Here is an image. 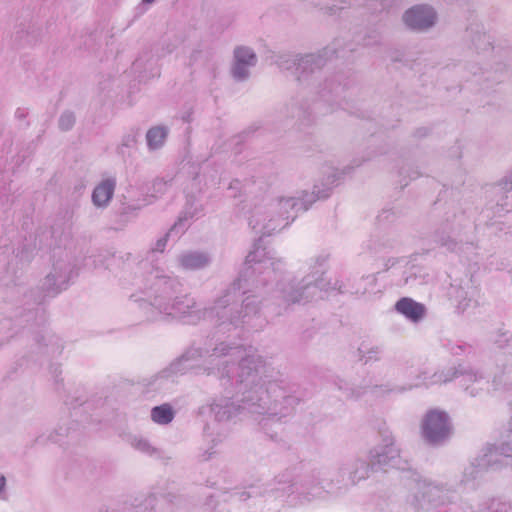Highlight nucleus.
<instances>
[{"label": "nucleus", "instance_id": "f257e3e1", "mask_svg": "<svg viewBox=\"0 0 512 512\" xmlns=\"http://www.w3.org/2000/svg\"><path fill=\"white\" fill-rule=\"evenodd\" d=\"M153 283L146 292L150 304L157 308L160 313L177 319H183L187 323H195L201 318L200 310L195 309L196 303L189 296H182L173 299L171 295L175 291L177 284L168 277L152 275Z\"/></svg>", "mask_w": 512, "mask_h": 512}, {"label": "nucleus", "instance_id": "c9c22d12", "mask_svg": "<svg viewBox=\"0 0 512 512\" xmlns=\"http://www.w3.org/2000/svg\"><path fill=\"white\" fill-rule=\"evenodd\" d=\"M229 373H230V370H227V371H226V376H227V377H230V374H229Z\"/></svg>", "mask_w": 512, "mask_h": 512}, {"label": "nucleus", "instance_id": "f3484780", "mask_svg": "<svg viewBox=\"0 0 512 512\" xmlns=\"http://www.w3.org/2000/svg\"><path fill=\"white\" fill-rule=\"evenodd\" d=\"M185 228H186L185 220L180 218L178 220V222H176L173 225V227L169 230V232L166 234V236L157 241L156 246L153 248V251L162 252L166 246L167 238L179 236L180 234H182L184 232Z\"/></svg>", "mask_w": 512, "mask_h": 512}, {"label": "nucleus", "instance_id": "9b49d317", "mask_svg": "<svg viewBox=\"0 0 512 512\" xmlns=\"http://www.w3.org/2000/svg\"><path fill=\"white\" fill-rule=\"evenodd\" d=\"M481 461L482 463L479 465L483 467L493 466L498 462H501L505 465H512V447L506 445L500 448H488Z\"/></svg>", "mask_w": 512, "mask_h": 512}, {"label": "nucleus", "instance_id": "9d476101", "mask_svg": "<svg viewBox=\"0 0 512 512\" xmlns=\"http://www.w3.org/2000/svg\"><path fill=\"white\" fill-rule=\"evenodd\" d=\"M415 489L417 490L415 495L416 502L421 505L422 502H426V498H428V505L434 509H438L440 502H443V491L436 486L417 480Z\"/></svg>", "mask_w": 512, "mask_h": 512}, {"label": "nucleus", "instance_id": "6e6552de", "mask_svg": "<svg viewBox=\"0 0 512 512\" xmlns=\"http://www.w3.org/2000/svg\"><path fill=\"white\" fill-rule=\"evenodd\" d=\"M313 280L308 276L304 280V284L301 285L298 289L289 292L287 294V301L292 303H306L310 299L322 298L324 286L322 284V279H315L312 276Z\"/></svg>", "mask_w": 512, "mask_h": 512}, {"label": "nucleus", "instance_id": "a211bd4d", "mask_svg": "<svg viewBox=\"0 0 512 512\" xmlns=\"http://www.w3.org/2000/svg\"><path fill=\"white\" fill-rule=\"evenodd\" d=\"M321 59L314 55H306L299 59L298 63H294L296 66V70H301L302 72H306L307 70L313 71V66L320 67Z\"/></svg>", "mask_w": 512, "mask_h": 512}, {"label": "nucleus", "instance_id": "0eeeda50", "mask_svg": "<svg viewBox=\"0 0 512 512\" xmlns=\"http://www.w3.org/2000/svg\"><path fill=\"white\" fill-rule=\"evenodd\" d=\"M403 20L411 29L424 30L434 25L436 14L429 6L417 5L406 11Z\"/></svg>", "mask_w": 512, "mask_h": 512}, {"label": "nucleus", "instance_id": "2eb2a0df", "mask_svg": "<svg viewBox=\"0 0 512 512\" xmlns=\"http://www.w3.org/2000/svg\"><path fill=\"white\" fill-rule=\"evenodd\" d=\"M168 131L163 126H156L148 130L146 134L147 144L151 150L160 148L167 137Z\"/></svg>", "mask_w": 512, "mask_h": 512}, {"label": "nucleus", "instance_id": "4be33fe9", "mask_svg": "<svg viewBox=\"0 0 512 512\" xmlns=\"http://www.w3.org/2000/svg\"><path fill=\"white\" fill-rule=\"evenodd\" d=\"M481 381H482L481 376H477V374L469 372V373H465V374L461 375L460 383H461V385L465 386L466 390H468L470 388L468 383H470V382L479 383Z\"/></svg>", "mask_w": 512, "mask_h": 512}, {"label": "nucleus", "instance_id": "b1692460", "mask_svg": "<svg viewBox=\"0 0 512 512\" xmlns=\"http://www.w3.org/2000/svg\"><path fill=\"white\" fill-rule=\"evenodd\" d=\"M133 446L137 450L147 453V454H150L153 451V448L151 447V445L148 443V441H146L144 439H135L133 441Z\"/></svg>", "mask_w": 512, "mask_h": 512}, {"label": "nucleus", "instance_id": "f704fd0d", "mask_svg": "<svg viewBox=\"0 0 512 512\" xmlns=\"http://www.w3.org/2000/svg\"><path fill=\"white\" fill-rule=\"evenodd\" d=\"M248 405V409L251 408V406H255V403H252V404H247Z\"/></svg>", "mask_w": 512, "mask_h": 512}, {"label": "nucleus", "instance_id": "bb28decb", "mask_svg": "<svg viewBox=\"0 0 512 512\" xmlns=\"http://www.w3.org/2000/svg\"><path fill=\"white\" fill-rule=\"evenodd\" d=\"M377 3H379L381 6L383 5V0H368L367 5L374 10L377 9Z\"/></svg>", "mask_w": 512, "mask_h": 512}, {"label": "nucleus", "instance_id": "39448f33", "mask_svg": "<svg viewBox=\"0 0 512 512\" xmlns=\"http://www.w3.org/2000/svg\"><path fill=\"white\" fill-rule=\"evenodd\" d=\"M423 437L431 444H439L451 433L449 417L445 412L429 411L422 424Z\"/></svg>", "mask_w": 512, "mask_h": 512}, {"label": "nucleus", "instance_id": "6ab92c4d", "mask_svg": "<svg viewBox=\"0 0 512 512\" xmlns=\"http://www.w3.org/2000/svg\"><path fill=\"white\" fill-rule=\"evenodd\" d=\"M212 411L215 414V417L218 421H223L229 419L232 414H234L237 409L233 404H226L225 406H221L219 404H215L212 406Z\"/></svg>", "mask_w": 512, "mask_h": 512}, {"label": "nucleus", "instance_id": "1a4fd4ad", "mask_svg": "<svg viewBox=\"0 0 512 512\" xmlns=\"http://www.w3.org/2000/svg\"><path fill=\"white\" fill-rule=\"evenodd\" d=\"M234 59L232 75L236 80L242 81L249 76V69L255 66L256 55L249 48L239 47L234 51Z\"/></svg>", "mask_w": 512, "mask_h": 512}, {"label": "nucleus", "instance_id": "c756f323", "mask_svg": "<svg viewBox=\"0 0 512 512\" xmlns=\"http://www.w3.org/2000/svg\"><path fill=\"white\" fill-rule=\"evenodd\" d=\"M5 486V477L0 475V492L3 490Z\"/></svg>", "mask_w": 512, "mask_h": 512}, {"label": "nucleus", "instance_id": "412c9836", "mask_svg": "<svg viewBox=\"0 0 512 512\" xmlns=\"http://www.w3.org/2000/svg\"><path fill=\"white\" fill-rule=\"evenodd\" d=\"M75 122V117L71 112H65L59 119V126L62 130L70 129Z\"/></svg>", "mask_w": 512, "mask_h": 512}, {"label": "nucleus", "instance_id": "20e7f679", "mask_svg": "<svg viewBox=\"0 0 512 512\" xmlns=\"http://www.w3.org/2000/svg\"><path fill=\"white\" fill-rule=\"evenodd\" d=\"M260 241L261 239H259L255 249L246 258L247 268L245 273L252 283L266 281L271 279L272 276L274 280L278 278L275 262L272 260V257L268 256L269 253L265 248L260 249L258 246Z\"/></svg>", "mask_w": 512, "mask_h": 512}, {"label": "nucleus", "instance_id": "7ed1b4c3", "mask_svg": "<svg viewBox=\"0 0 512 512\" xmlns=\"http://www.w3.org/2000/svg\"><path fill=\"white\" fill-rule=\"evenodd\" d=\"M229 357L231 360H240L237 367V381L243 383L245 381L254 382L255 376L260 367H262V360L259 357H255L252 353V349H249L247 353L246 349L242 347H228L223 343L217 346L213 353L208 356V363L214 365H224L223 370H226L228 360L225 358Z\"/></svg>", "mask_w": 512, "mask_h": 512}, {"label": "nucleus", "instance_id": "f03ea898", "mask_svg": "<svg viewBox=\"0 0 512 512\" xmlns=\"http://www.w3.org/2000/svg\"><path fill=\"white\" fill-rule=\"evenodd\" d=\"M330 189L325 191L313 192V195L309 200L295 199V198H283L277 202V208L281 213L277 218H270L266 222L267 213L262 208H256L252 212L249 219V225L257 232H261L263 235H270L275 231H279L289 224V210L296 209L297 211H306L309 205L316 199H322L329 196Z\"/></svg>", "mask_w": 512, "mask_h": 512}, {"label": "nucleus", "instance_id": "5701e85b", "mask_svg": "<svg viewBox=\"0 0 512 512\" xmlns=\"http://www.w3.org/2000/svg\"><path fill=\"white\" fill-rule=\"evenodd\" d=\"M243 308H244V314L242 316L243 322L249 323V320H245L246 318H249L250 315L256 314L257 309L253 305L252 302L249 301V298L247 297L245 300H243Z\"/></svg>", "mask_w": 512, "mask_h": 512}, {"label": "nucleus", "instance_id": "cd10ccee", "mask_svg": "<svg viewBox=\"0 0 512 512\" xmlns=\"http://www.w3.org/2000/svg\"><path fill=\"white\" fill-rule=\"evenodd\" d=\"M502 508H495L494 505L491 507L493 512H507L508 506L506 504H501Z\"/></svg>", "mask_w": 512, "mask_h": 512}, {"label": "nucleus", "instance_id": "72a5a7b5", "mask_svg": "<svg viewBox=\"0 0 512 512\" xmlns=\"http://www.w3.org/2000/svg\"><path fill=\"white\" fill-rule=\"evenodd\" d=\"M295 71H296V73L298 74V77H301V74H303V73H304V72H302L301 70H298V71H297V70L295 69Z\"/></svg>", "mask_w": 512, "mask_h": 512}, {"label": "nucleus", "instance_id": "a878e982", "mask_svg": "<svg viewBox=\"0 0 512 512\" xmlns=\"http://www.w3.org/2000/svg\"><path fill=\"white\" fill-rule=\"evenodd\" d=\"M439 382H440V380H438V379H433V380H431V381H426V380H424V381H422V382H416V383H414V384H413V386H415V387H418V386H421V385L428 386V385L436 384V383H439Z\"/></svg>", "mask_w": 512, "mask_h": 512}, {"label": "nucleus", "instance_id": "393cba45", "mask_svg": "<svg viewBox=\"0 0 512 512\" xmlns=\"http://www.w3.org/2000/svg\"><path fill=\"white\" fill-rule=\"evenodd\" d=\"M499 189L501 191H505V192H510L512 191V175L503 180L499 185H498Z\"/></svg>", "mask_w": 512, "mask_h": 512}, {"label": "nucleus", "instance_id": "ddd939ff", "mask_svg": "<svg viewBox=\"0 0 512 512\" xmlns=\"http://www.w3.org/2000/svg\"><path fill=\"white\" fill-rule=\"evenodd\" d=\"M396 310L413 322H418L425 314L424 305L412 300L402 298L396 303Z\"/></svg>", "mask_w": 512, "mask_h": 512}, {"label": "nucleus", "instance_id": "aec40b11", "mask_svg": "<svg viewBox=\"0 0 512 512\" xmlns=\"http://www.w3.org/2000/svg\"><path fill=\"white\" fill-rule=\"evenodd\" d=\"M231 295H232V292L228 291L222 299H219L216 302L215 307L211 310V313L215 310L216 314L219 316L220 315V310H223V312L221 314V317L226 316L228 314V312L231 311V309L226 311V309L229 306L228 302H229V299H230Z\"/></svg>", "mask_w": 512, "mask_h": 512}, {"label": "nucleus", "instance_id": "423d86ee", "mask_svg": "<svg viewBox=\"0 0 512 512\" xmlns=\"http://www.w3.org/2000/svg\"><path fill=\"white\" fill-rule=\"evenodd\" d=\"M369 462L372 467L399 466V450L394 445L392 436L386 433L383 437V443L370 451Z\"/></svg>", "mask_w": 512, "mask_h": 512}, {"label": "nucleus", "instance_id": "473e14b6", "mask_svg": "<svg viewBox=\"0 0 512 512\" xmlns=\"http://www.w3.org/2000/svg\"><path fill=\"white\" fill-rule=\"evenodd\" d=\"M155 0H143V3H146V4H151L153 3Z\"/></svg>", "mask_w": 512, "mask_h": 512}, {"label": "nucleus", "instance_id": "4468645a", "mask_svg": "<svg viewBox=\"0 0 512 512\" xmlns=\"http://www.w3.org/2000/svg\"><path fill=\"white\" fill-rule=\"evenodd\" d=\"M179 261L184 269L194 270L205 267L210 258L204 253L191 252L181 255Z\"/></svg>", "mask_w": 512, "mask_h": 512}, {"label": "nucleus", "instance_id": "2f4dec72", "mask_svg": "<svg viewBox=\"0 0 512 512\" xmlns=\"http://www.w3.org/2000/svg\"><path fill=\"white\" fill-rule=\"evenodd\" d=\"M253 400V396H248L245 398V400L243 401L245 404H247L248 401H252ZM243 409L246 408V405L242 406Z\"/></svg>", "mask_w": 512, "mask_h": 512}, {"label": "nucleus", "instance_id": "dca6fc26", "mask_svg": "<svg viewBox=\"0 0 512 512\" xmlns=\"http://www.w3.org/2000/svg\"><path fill=\"white\" fill-rule=\"evenodd\" d=\"M151 418L157 424H168L174 418L171 407L167 404L156 406L151 411Z\"/></svg>", "mask_w": 512, "mask_h": 512}, {"label": "nucleus", "instance_id": "7c9ffc66", "mask_svg": "<svg viewBox=\"0 0 512 512\" xmlns=\"http://www.w3.org/2000/svg\"><path fill=\"white\" fill-rule=\"evenodd\" d=\"M259 392L263 393L262 388H254L251 391H249L250 394H258Z\"/></svg>", "mask_w": 512, "mask_h": 512}, {"label": "nucleus", "instance_id": "c85d7f7f", "mask_svg": "<svg viewBox=\"0 0 512 512\" xmlns=\"http://www.w3.org/2000/svg\"><path fill=\"white\" fill-rule=\"evenodd\" d=\"M241 288V279H239L236 283H234L233 285V297L235 296L236 294V290H239Z\"/></svg>", "mask_w": 512, "mask_h": 512}, {"label": "nucleus", "instance_id": "f8f14e48", "mask_svg": "<svg viewBox=\"0 0 512 512\" xmlns=\"http://www.w3.org/2000/svg\"><path fill=\"white\" fill-rule=\"evenodd\" d=\"M116 180L107 178L101 181L93 190L92 201L97 207H105L108 205L114 194Z\"/></svg>", "mask_w": 512, "mask_h": 512}]
</instances>
